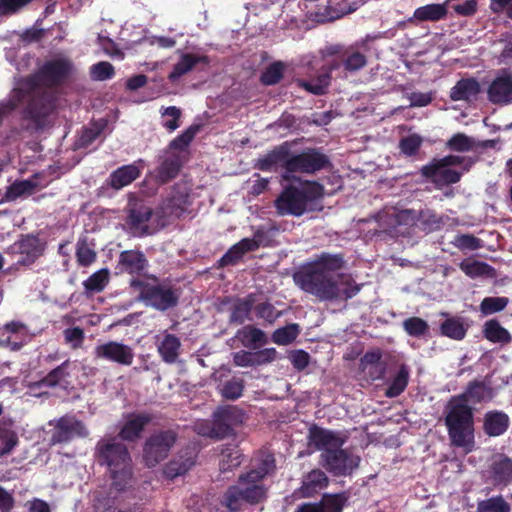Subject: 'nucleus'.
Returning <instances> with one entry per match:
<instances>
[{
    "mask_svg": "<svg viewBox=\"0 0 512 512\" xmlns=\"http://www.w3.org/2000/svg\"><path fill=\"white\" fill-rule=\"evenodd\" d=\"M222 304H230V324L242 325L246 320H252L250 315L255 304L254 294H249L244 298L225 297Z\"/></svg>",
    "mask_w": 512,
    "mask_h": 512,
    "instance_id": "nucleus-21",
    "label": "nucleus"
},
{
    "mask_svg": "<svg viewBox=\"0 0 512 512\" xmlns=\"http://www.w3.org/2000/svg\"><path fill=\"white\" fill-rule=\"evenodd\" d=\"M28 328L19 321H12L0 328V347L18 350L31 340Z\"/></svg>",
    "mask_w": 512,
    "mask_h": 512,
    "instance_id": "nucleus-19",
    "label": "nucleus"
},
{
    "mask_svg": "<svg viewBox=\"0 0 512 512\" xmlns=\"http://www.w3.org/2000/svg\"><path fill=\"white\" fill-rule=\"evenodd\" d=\"M460 269L470 278L490 276L493 268L486 262L477 260H463L459 264Z\"/></svg>",
    "mask_w": 512,
    "mask_h": 512,
    "instance_id": "nucleus-44",
    "label": "nucleus"
},
{
    "mask_svg": "<svg viewBox=\"0 0 512 512\" xmlns=\"http://www.w3.org/2000/svg\"><path fill=\"white\" fill-rule=\"evenodd\" d=\"M483 334L487 340L493 343H508L511 341L510 333L496 319L485 322Z\"/></svg>",
    "mask_w": 512,
    "mask_h": 512,
    "instance_id": "nucleus-41",
    "label": "nucleus"
},
{
    "mask_svg": "<svg viewBox=\"0 0 512 512\" xmlns=\"http://www.w3.org/2000/svg\"><path fill=\"white\" fill-rule=\"evenodd\" d=\"M345 501L346 497L342 494H326L322 497L320 504L323 512H341Z\"/></svg>",
    "mask_w": 512,
    "mask_h": 512,
    "instance_id": "nucleus-59",
    "label": "nucleus"
},
{
    "mask_svg": "<svg viewBox=\"0 0 512 512\" xmlns=\"http://www.w3.org/2000/svg\"><path fill=\"white\" fill-rule=\"evenodd\" d=\"M324 195V187L316 181H299L283 188L274 200V207L280 216H302L312 204Z\"/></svg>",
    "mask_w": 512,
    "mask_h": 512,
    "instance_id": "nucleus-5",
    "label": "nucleus"
},
{
    "mask_svg": "<svg viewBox=\"0 0 512 512\" xmlns=\"http://www.w3.org/2000/svg\"><path fill=\"white\" fill-rule=\"evenodd\" d=\"M109 270L107 268L100 269L91 274L84 282V293L86 296L102 292L109 283Z\"/></svg>",
    "mask_w": 512,
    "mask_h": 512,
    "instance_id": "nucleus-39",
    "label": "nucleus"
},
{
    "mask_svg": "<svg viewBox=\"0 0 512 512\" xmlns=\"http://www.w3.org/2000/svg\"><path fill=\"white\" fill-rule=\"evenodd\" d=\"M480 92V83L475 78H462L451 88L450 99L471 102L476 100Z\"/></svg>",
    "mask_w": 512,
    "mask_h": 512,
    "instance_id": "nucleus-29",
    "label": "nucleus"
},
{
    "mask_svg": "<svg viewBox=\"0 0 512 512\" xmlns=\"http://www.w3.org/2000/svg\"><path fill=\"white\" fill-rule=\"evenodd\" d=\"M242 462V453L237 447H226L221 452L220 470L222 472L238 467Z\"/></svg>",
    "mask_w": 512,
    "mask_h": 512,
    "instance_id": "nucleus-48",
    "label": "nucleus"
},
{
    "mask_svg": "<svg viewBox=\"0 0 512 512\" xmlns=\"http://www.w3.org/2000/svg\"><path fill=\"white\" fill-rule=\"evenodd\" d=\"M190 203L189 189L184 184H175L162 203V213L166 217L180 218Z\"/></svg>",
    "mask_w": 512,
    "mask_h": 512,
    "instance_id": "nucleus-18",
    "label": "nucleus"
},
{
    "mask_svg": "<svg viewBox=\"0 0 512 512\" xmlns=\"http://www.w3.org/2000/svg\"><path fill=\"white\" fill-rule=\"evenodd\" d=\"M300 326L296 323L287 324L276 329L272 334V341L278 345L291 344L299 335Z\"/></svg>",
    "mask_w": 512,
    "mask_h": 512,
    "instance_id": "nucleus-45",
    "label": "nucleus"
},
{
    "mask_svg": "<svg viewBox=\"0 0 512 512\" xmlns=\"http://www.w3.org/2000/svg\"><path fill=\"white\" fill-rule=\"evenodd\" d=\"M327 485L328 477L326 474L320 469H314L303 478L299 494L302 497H311Z\"/></svg>",
    "mask_w": 512,
    "mask_h": 512,
    "instance_id": "nucleus-32",
    "label": "nucleus"
},
{
    "mask_svg": "<svg viewBox=\"0 0 512 512\" xmlns=\"http://www.w3.org/2000/svg\"><path fill=\"white\" fill-rule=\"evenodd\" d=\"M275 468L272 455L266 454L260 460V465L242 474L237 483L228 487L221 498V504L229 512L245 510L246 505H256L267 497V488L262 484L263 478Z\"/></svg>",
    "mask_w": 512,
    "mask_h": 512,
    "instance_id": "nucleus-3",
    "label": "nucleus"
},
{
    "mask_svg": "<svg viewBox=\"0 0 512 512\" xmlns=\"http://www.w3.org/2000/svg\"><path fill=\"white\" fill-rule=\"evenodd\" d=\"M332 167L328 155L318 148H307L300 153H293L289 149V156L286 163V174H283L285 180L295 179L292 174H314L318 171Z\"/></svg>",
    "mask_w": 512,
    "mask_h": 512,
    "instance_id": "nucleus-9",
    "label": "nucleus"
},
{
    "mask_svg": "<svg viewBox=\"0 0 512 512\" xmlns=\"http://www.w3.org/2000/svg\"><path fill=\"white\" fill-rule=\"evenodd\" d=\"M288 156L289 144L288 142H284L258 158L254 167L261 171H271L274 167L280 166L283 168L284 174H286Z\"/></svg>",
    "mask_w": 512,
    "mask_h": 512,
    "instance_id": "nucleus-24",
    "label": "nucleus"
},
{
    "mask_svg": "<svg viewBox=\"0 0 512 512\" xmlns=\"http://www.w3.org/2000/svg\"><path fill=\"white\" fill-rule=\"evenodd\" d=\"M493 396L494 393L491 387L487 386L483 382H473L469 384L466 392L458 398H462L464 403L467 404L468 402H486L491 400Z\"/></svg>",
    "mask_w": 512,
    "mask_h": 512,
    "instance_id": "nucleus-37",
    "label": "nucleus"
},
{
    "mask_svg": "<svg viewBox=\"0 0 512 512\" xmlns=\"http://www.w3.org/2000/svg\"><path fill=\"white\" fill-rule=\"evenodd\" d=\"M95 458L104 466L111 480V488L120 492L133 484V461L125 444L117 437L100 439L95 446Z\"/></svg>",
    "mask_w": 512,
    "mask_h": 512,
    "instance_id": "nucleus-4",
    "label": "nucleus"
},
{
    "mask_svg": "<svg viewBox=\"0 0 512 512\" xmlns=\"http://www.w3.org/2000/svg\"><path fill=\"white\" fill-rule=\"evenodd\" d=\"M215 421L220 425L223 436H226L231 428L242 423L243 413L235 406L221 408L214 413Z\"/></svg>",
    "mask_w": 512,
    "mask_h": 512,
    "instance_id": "nucleus-33",
    "label": "nucleus"
},
{
    "mask_svg": "<svg viewBox=\"0 0 512 512\" xmlns=\"http://www.w3.org/2000/svg\"><path fill=\"white\" fill-rule=\"evenodd\" d=\"M447 15V8L445 4H428L415 9L413 18L419 22L431 21L436 22Z\"/></svg>",
    "mask_w": 512,
    "mask_h": 512,
    "instance_id": "nucleus-38",
    "label": "nucleus"
},
{
    "mask_svg": "<svg viewBox=\"0 0 512 512\" xmlns=\"http://www.w3.org/2000/svg\"><path fill=\"white\" fill-rule=\"evenodd\" d=\"M477 512H511V505L502 496H493L479 501Z\"/></svg>",
    "mask_w": 512,
    "mask_h": 512,
    "instance_id": "nucleus-49",
    "label": "nucleus"
},
{
    "mask_svg": "<svg viewBox=\"0 0 512 512\" xmlns=\"http://www.w3.org/2000/svg\"><path fill=\"white\" fill-rule=\"evenodd\" d=\"M410 369L405 364L395 365L391 375L390 384L386 390V396L394 398L399 396L407 387Z\"/></svg>",
    "mask_w": 512,
    "mask_h": 512,
    "instance_id": "nucleus-34",
    "label": "nucleus"
},
{
    "mask_svg": "<svg viewBox=\"0 0 512 512\" xmlns=\"http://www.w3.org/2000/svg\"><path fill=\"white\" fill-rule=\"evenodd\" d=\"M201 126L198 124H193L189 126L185 131H183L180 135L174 138L170 144L169 148L174 150H184L189 144L193 141L196 134L199 132Z\"/></svg>",
    "mask_w": 512,
    "mask_h": 512,
    "instance_id": "nucleus-50",
    "label": "nucleus"
},
{
    "mask_svg": "<svg viewBox=\"0 0 512 512\" xmlns=\"http://www.w3.org/2000/svg\"><path fill=\"white\" fill-rule=\"evenodd\" d=\"M203 63L208 65L210 59L207 55H197L193 53H184L179 61L173 66L172 71L168 75L170 82H175L183 75L192 71L197 64Z\"/></svg>",
    "mask_w": 512,
    "mask_h": 512,
    "instance_id": "nucleus-28",
    "label": "nucleus"
},
{
    "mask_svg": "<svg viewBox=\"0 0 512 512\" xmlns=\"http://www.w3.org/2000/svg\"><path fill=\"white\" fill-rule=\"evenodd\" d=\"M236 338L244 347L252 350L264 347L269 341L266 333L253 325H246L240 328L236 333Z\"/></svg>",
    "mask_w": 512,
    "mask_h": 512,
    "instance_id": "nucleus-30",
    "label": "nucleus"
},
{
    "mask_svg": "<svg viewBox=\"0 0 512 512\" xmlns=\"http://www.w3.org/2000/svg\"><path fill=\"white\" fill-rule=\"evenodd\" d=\"M178 440L174 429L153 431L144 441L142 459L144 464L153 468L165 460Z\"/></svg>",
    "mask_w": 512,
    "mask_h": 512,
    "instance_id": "nucleus-10",
    "label": "nucleus"
},
{
    "mask_svg": "<svg viewBox=\"0 0 512 512\" xmlns=\"http://www.w3.org/2000/svg\"><path fill=\"white\" fill-rule=\"evenodd\" d=\"M181 157L176 153H169L164 156L156 168L157 182L166 184L176 178L182 168Z\"/></svg>",
    "mask_w": 512,
    "mask_h": 512,
    "instance_id": "nucleus-27",
    "label": "nucleus"
},
{
    "mask_svg": "<svg viewBox=\"0 0 512 512\" xmlns=\"http://www.w3.org/2000/svg\"><path fill=\"white\" fill-rule=\"evenodd\" d=\"M149 266L145 254L140 250H124L118 257L117 269L120 273H126L139 279Z\"/></svg>",
    "mask_w": 512,
    "mask_h": 512,
    "instance_id": "nucleus-20",
    "label": "nucleus"
},
{
    "mask_svg": "<svg viewBox=\"0 0 512 512\" xmlns=\"http://www.w3.org/2000/svg\"><path fill=\"white\" fill-rule=\"evenodd\" d=\"M194 430L201 436H207L211 438H223V433L220 430V425L214 420L211 424L209 421L201 420L194 424Z\"/></svg>",
    "mask_w": 512,
    "mask_h": 512,
    "instance_id": "nucleus-58",
    "label": "nucleus"
},
{
    "mask_svg": "<svg viewBox=\"0 0 512 512\" xmlns=\"http://www.w3.org/2000/svg\"><path fill=\"white\" fill-rule=\"evenodd\" d=\"M509 426V417L501 411H490L484 417V430L489 436L503 434Z\"/></svg>",
    "mask_w": 512,
    "mask_h": 512,
    "instance_id": "nucleus-35",
    "label": "nucleus"
},
{
    "mask_svg": "<svg viewBox=\"0 0 512 512\" xmlns=\"http://www.w3.org/2000/svg\"><path fill=\"white\" fill-rule=\"evenodd\" d=\"M309 441L322 452L335 451L345 443V439L335 432L316 426L309 431Z\"/></svg>",
    "mask_w": 512,
    "mask_h": 512,
    "instance_id": "nucleus-23",
    "label": "nucleus"
},
{
    "mask_svg": "<svg viewBox=\"0 0 512 512\" xmlns=\"http://www.w3.org/2000/svg\"><path fill=\"white\" fill-rule=\"evenodd\" d=\"M441 334L454 340H462L467 332L459 317H450L440 325Z\"/></svg>",
    "mask_w": 512,
    "mask_h": 512,
    "instance_id": "nucleus-42",
    "label": "nucleus"
},
{
    "mask_svg": "<svg viewBox=\"0 0 512 512\" xmlns=\"http://www.w3.org/2000/svg\"><path fill=\"white\" fill-rule=\"evenodd\" d=\"M194 464L195 461L192 456H188L185 458L179 456L167 464V466L165 467V474L170 478H175L177 476L185 474L188 470L192 468Z\"/></svg>",
    "mask_w": 512,
    "mask_h": 512,
    "instance_id": "nucleus-47",
    "label": "nucleus"
},
{
    "mask_svg": "<svg viewBox=\"0 0 512 512\" xmlns=\"http://www.w3.org/2000/svg\"><path fill=\"white\" fill-rule=\"evenodd\" d=\"M475 161L470 157L459 155H446L442 158H433L420 169L421 175L431 181L436 187L442 188L458 183L462 172L451 169V166L461 165L464 172H468Z\"/></svg>",
    "mask_w": 512,
    "mask_h": 512,
    "instance_id": "nucleus-7",
    "label": "nucleus"
},
{
    "mask_svg": "<svg viewBox=\"0 0 512 512\" xmlns=\"http://www.w3.org/2000/svg\"><path fill=\"white\" fill-rule=\"evenodd\" d=\"M65 341L71 344L73 349L79 348L84 339V331L80 327L68 328L64 331Z\"/></svg>",
    "mask_w": 512,
    "mask_h": 512,
    "instance_id": "nucleus-64",
    "label": "nucleus"
},
{
    "mask_svg": "<svg viewBox=\"0 0 512 512\" xmlns=\"http://www.w3.org/2000/svg\"><path fill=\"white\" fill-rule=\"evenodd\" d=\"M76 258L80 266H90L96 260V252L88 247L86 242H78L76 248Z\"/></svg>",
    "mask_w": 512,
    "mask_h": 512,
    "instance_id": "nucleus-60",
    "label": "nucleus"
},
{
    "mask_svg": "<svg viewBox=\"0 0 512 512\" xmlns=\"http://www.w3.org/2000/svg\"><path fill=\"white\" fill-rule=\"evenodd\" d=\"M422 137L418 134H411L402 138L399 142L401 152L406 156H414L422 145Z\"/></svg>",
    "mask_w": 512,
    "mask_h": 512,
    "instance_id": "nucleus-57",
    "label": "nucleus"
},
{
    "mask_svg": "<svg viewBox=\"0 0 512 512\" xmlns=\"http://www.w3.org/2000/svg\"><path fill=\"white\" fill-rule=\"evenodd\" d=\"M140 174L141 171L135 164L123 165L110 174L108 185L115 190H120L139 178Z\"/></svg>",
    "mask_w": 512,
    "mask_h": 512,
    "instance_id": "nucleus-31",
    "label": "nucleus"
},
{
    "mask_svg": "<svg viewBox=\"0 0 512 512\" xmlns=\"http://www.w3.org/2000/svg\"><path fill=\"white\" fill-rule=\"evenodd\" d=\"M253 309L256 317L263 319L268 324H273L282 314L268 301L256 304Z\"/></svg>",
    "mask_w": 512,
    "mask_h": 512,
    "instance_id": "nucleus-55",
    "label": "nucleus"
},
{
    "mask_svg": "<svg viewBox=\"0 0 512 512\" xmlns=\"http://www.w3.org/2000/svg\"><path fill=\"white\" fill-rule=\"evenodd\" d=\"M88 430L85 425L74 416H63L55 421L50 443H67L75 437H86Z\"/></svg>",
    "mask_w": 512,
    "mask_h": 512,
    "instance_id": "nucleus-15",
    "label": "nucleus"
},
{
    "mask_svg": "<svg viewBox=\"0 0 512 512\" xmlns=\"http://www.w3.org/2000/svg\"><path fill=\"white\" fill-rule=\"evenodd\" d=\"M491 475L495 484H508L512 480V460L497 456L491 465Z\"/></svg>",
    "mask_w": 512,
    "mask_h": 512,
    "instance_id": "nucleus-36",
    "label": "nucleus"
},
{
    "mask_svg": "<svg viewBox=\"0 0 512 512\" xmlns=\"http://www.w3.org/2000/svg\"><path fill=\"white\" fill-rule=\"evenodd\" d=\"M72 71L71 60L62 57L46 61L34 74L15 78L8 98L0 101V126L6 117L24 105L21 119L28 121L35 130L43 129L54 103L50 93L41 85L59 86Z\"/></svg>",
    "mask_w": 512,
    "mask_h": 512,
    "instance_id": "nucleus-1",
    "label": "nucleus"
},
{
    "mask_svg": "<svg viewBox=\"0 0 512 512\" xmlns=\"http://www.w3.org/2000/svg\"><path fill=\"white\" fill-rule=\"evenodd\" d=\"M36 188V183L30 180L17 181L7 188L5 199L14 201L22 195L31 194Z\"/></svg>",
    "mask_w": 512,
    "mask_h": 512,
    "instance_id": "nucleus-51",
    "label": "nucleus"
},
{
    "mask_svg": "<svg viewBox=\"0 0 512 512\" xmlns=\"http://www.w3.org/2000/svg\"><path fill=\"white\" fill-rule=\"evenodd\" d=\"M488 100L495 105H507L512 102V72L501 69L487 89Z\"/></svg>",
    "mask_w": 512,
    "mask_h": 512,
    "instance_id": "nucleus-17",
    "label": "nucleus"
},
{
    "mask_svg": "<svg viewBox=\"0 0 512 512\" xmlns=\"http://www.w3.org/2000/svg\"><path fill=\"white\" fill-rule=\"evenodd\" d=\"M445 424L450 442L465 453L474 449L473 412L462 398H452L446 406Z\"/></svg>",
    "mask_w": 512,
    "mask_h": 512,
    "instance_id": "nucleus-6",
    "label": "nucleus"
},
{
    "mask_svg": "<svg viewBox=\"0 0 512 512\" xmlns=\"http://www.w3.org/2000/svg\"><path fill=\"white\" fill-rule=\"evenodd\" d=\"M152 416L148 413H133L127 419L119 431V437L126 441H134L139 438L144 427L150 423Z\"/></svg>",
    "mask_w": 512,
    "mask_h": 512,
    "instance_id": "nucleus-25",
    "label": "nucleus"
},
{
    "mask_svg": "<svg viewBox=\"0 0 512 512\" xmlns=\"http://www.w3.org/2000/svg\"><path fill=\"white\" fill-rule=\"evenodd\" d=\"M380 360L381 354H364L361 359L362 370L366 371L374 379L383 377L385 368Z\"/></svg>",
    "mask_w": 512,
    "mask_h": 512,
    "instance_id": "nucleus-46",
    "label": "nucleus"
},
{
    "mask_svg": "<svg viewBox=\"0 0 512 512\" xmlns=\"http://www.w3.org/2000/svg\"><path fill=\"white\" fill-rule=\"evenodd\" d=\"M229 370L221 368L213 374L217 389L221 396L228 400H236L242 396L244 390V381L240 377L228 375Z\"/></svg>",
    "mask_w": 512,
    "mask_h": 512,
    "instance_id": "nucleus-22",
    "label": "nucleus"
},
{
    "mask_svg": "<svg viewBox=\"0 0 512 512\" xmlns=\"http://www.w3.org/2000/svg\"><path fill=\"white\" fill-rule=\"evenodd\" d=\"M255 250H257V245L254 242L249 241L248 238H243L232 245L217 261V267L224 268L227 266H235L242 260L246 253L253 252Z\"/></svg>",
    "mask_w": 512,
    "mask_h": 512,
    "instance_id": "nucleus-26",
    "label": "nucleus"
},
{
    "mask_svg": "<svg viewBox=\"0 0 512 512\" xmlns=\"http://www.w3.org/2000/svg\"><path fill=\"white\" fill-rule=\"evenodd\" d=\"M481 240L472 234H462L456 238L455 245L460 249L477 250Z\"/></svg>",
    "mask_w": 512,
    "mask_h": 512,
    "instance_id": "nucleus-63",
    "label": "nucleus"
},
{
    "mask_svg": "<svg viewBox=\"0 0 512 512\" xmlns=\"http://www.w3.org/2000/svg\"><path fill=\"white\" fill-rule=\"evenodd\" d=\"M446 148L454 152H468L474 148V141L464 133H456L446 142Z\"/></svg>",
    "mask_w": 512,
    "mask_h": 512,
    "instance_id": "nucleus-54",
    "label": "nucleus"
},
{
    "mask_svg": "<svg viewBox=\"0 0 512 512\" xmlns=\"http://www.w3.org/2000/svg\"><path fill=\"white\" fill-rule=\"evenodd\" d=\"M126 224L131 232L139 237L149 233L148 222L153 215V209L145 200L137 197H130L126 206Z\"/></svg>",
    "mask_w": 512,
    "mask_h": 512,
    "instance_id": "nucleus-13",
    "label": "nucleus"
},
{
    "mask_svg": "<svg viewBox=\"0 0 512 512\" xmlns=\"http://www.w3.org/2000/svg\"><path fill=\"white\" fill-rule=\"evenodd\" d=\"M130 287L139 290V298L158 311L174 308L179 303L180 292L171 286L151 285L141 279L133 278L130 281Z\"/></svg>",
    "mask_w": 512,
    "mask_h": 512,
    "instance_id": "nucleus-8",
    "label": "nucleus"
},
{
    "mask_svg": "<svg viewBox=\"0 0 512 512\" xmlns=\"http://www.w3.org/2000/svg\"><path fill=\"white\" fill-rule=\"evenodd\" d=\"M328 56H323L327 58ZM331 60H327L322 66L320 72L310 79H296L298 87L304 89L310 94L322 96L326 94L331 83V73L343 66L342 60L338 56H331Z\"/></svg>",
    "mask_w": 512,
    "mask_h": 512,
    "instance_id": "nucleus-14",
    "label": "nucleus"
},
{
    "mask_svg": "<svg viewBox=\"0 0 512 512\" xmlns=\"http://www.w3.org/2000/svg\"><path fill=\"white\" fill-rule=\"evenodd\" d=\"M508 303L507 297H485L480 303V312L488 316L504 310Z\"/></svg>",
    "mask_w": 512,
    "mask_h": 512,
    "instance_id": "nucleus-52",
    "label": "nucleus"
},
{
    "mask_svg": "<svg viewBox=\"0 0 512 512\" xmlns=\"http://www.w3.org/2000/svg\"><path fill=\"white\" fill-rule=\"evenodd\" d=\"M285 71V65L281 61H275L268 65L260 75V82L265 86H272L278 84Z\"/></svg>",
    "mask_w": 512,
    "mask_h": 512,
    "instance_id": "nucleus-43",
    "label": "nucleus"
},
{
    "mask_svg": "<svg viewBox=\"0 0 512 512\" xmlns=\"http://www.w3.org/2000/svg\"><path fill=\"white\" fill-rule=\"evenodd\" d=\"M322 56H338L347 72L359 71L367 65L366 56L361 53L356 45L348 47L336 44L325 47L321 51Z\"/></svg>",
    "mask_w": 512,
    "mask_h": 512,
    "instance_id": "nucleus-16",
    "label": "nucleus"
},
{
    "mask_svg": "<svg viewBox=\"0 0 512 512\" xmlns=\"http://www.w3.org/2000/svg\"><path fill=\"white\" fill-rule=\"evenodd\" d=\"M360 456L342 447L335 451L322 452L321 463L334 476L351 475L360 464Z\"/></svg>",
    "mask_w": 512,
    "mask_h": 512,
    "instance_id": "nucleus-12",
    "label": "nucleus"
},
{
    "mask_svg": "<svg viewBox=\"0 0 512 512\" xmlns=\"http://www.w3.org/2000/svg\"><path fill=\"white\" fill-rule=\"evenodd\" d=\"M405 332L413 337L424 336L429 331L428 323L419 317H409L403 321Z\"/></svg>",
    "mask_w": 512,
    "mask_h": 512,
    "instance_id": "nucleus-53",
    "label": "nucleus"
},
{
    "mask_svg": "<svg viewBox=\"0 0 512 512\" xmlns=\"http://www.w3.org/2000/svg\"><path fill=\"white\" fill-rule=\"evenodd\" d=\"M18 444V436L11 421H0V456L10 454Z\"/></svg>",
    "mask_w": 512,
    "mask_h": 512,
    "instance_id": "nucleus-40",
    "label": "nucleus"
},
{
    "mask_svg": "<svg viewBox=\"0 0 512 512\" xmlns=\"http://www.w3.org/2000/svg\"><path fill=\"white\" fill-rule=\"evenodd\" d=\"M114 66L107 61H100L90 67V76L93 80L104 81L113 78Z\"/></svg>",
    "mask_w": 512,
    "mask_h": 512,
    "instance_id": "nucleus-56",
    "label": "nucleus"
},
{
    "mask_svg": "<svg viewBox=\"0 0 512 512\" xmlns=\"http://www.w3.org/2000/svg\"><path fill=\"white\" fill-rule=\"evenodd\" d=\"M162 116L170 117L169 120H166L163 123V126L167 130L174 131L180 126L179 119L181 117V110L178 107L170 106L165 108V110L162 112Z\"/></svg>",
    "mask_w": 512,
    "mask_h": 512,
    "instance_id": "nucleus-61",
    "label": "nucleus"
},
{
    "mask_svg": "<svg viewBox=\"0 0 512 512\" xmlns=\"http://www.w3.org/2000/svg\"><path fill=\"white\" fill-rule=\"evenodd\" d=\"M344 263L342 254L323 252L295 273L294 281L303 291L321 301L352 298L360 288L357 285L350 286L348 279L337 273Z\"/></svg>",
    "mask_w": 512,
    "mask_h": 512,
    "instance_id": "nucleus-2",
    "label": "nucleus"
},
{
    "mask_svg": "<svg viewBox=\"0 0 512 512\" xmlns=\"http://www.w3.org/2000/svg\"><path fill=\"white\" fill-rule=\"evenodd\" d=\"M180 339L169 333H165L158 346V352H177L180 348Z\"/></svg>",
    "mask_w": 512,
    "mask_h": 512,
    "instance_id": "nucleus-62",
    "label": "nucleus"
},
{
    "mask_svg": "<svg viewBox=\"0 0 512 512\" xmlns=\"http://www.w3.org/2000/svg\"><path fill=\"white\" fill-rule=\"evenodd\" d=\"M45 248L46 243L37 235L22 234L8 247L7 253L18 257L15 262L16 266L29 267L44 254Z\"/></svg>",
    "mask_w": 512,
    "mask_h": 512,
    "instance_id": "nucleus-11",
    "label": "nucleus"
}]
</instances>
